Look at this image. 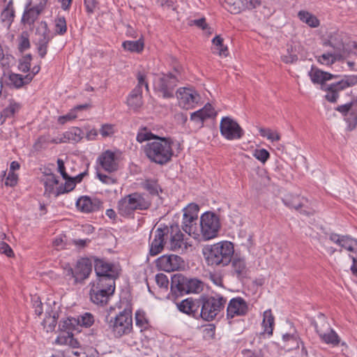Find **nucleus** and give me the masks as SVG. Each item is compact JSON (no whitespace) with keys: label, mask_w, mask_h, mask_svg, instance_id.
Masks as SVG:
<instances>
[{"label":"nucleus","mask_w":357,"mask_h":357,"mask_svg":"<svg viewBox=\"0 0 357 357\" xmlns=\"http://www.w3.org/2000/svg\"><path fill=\"white\" fill-rule=\"evenodd\" d=\"M172 144L173 141L169 137H156L155 141L146 143L143 151L151 162L165 165L172 160L174 155Z\"/></svg>","instance_id":"obj_1"},{"label":"nucleus","mask_w":357,"mask_h":357,"mask_svg":"<svg viewBox=\"0 0 357 357\" xmlns=\"http://www.w3.org/2000/svg\"><path fill=\"white\" fill-rule=\"evenodd\" d=\"M234 252L233 243L229 241H223L206 248L204 254L208 265L225 266L231 262Z\"/></svg>","instance_id":"obj_2"},{"label":"nucleus","mask_w":357,"mask_h":357,"mask_svg":"<svg viewBox=\"0 0 357 357\" xmlns=\"http://www.w3.org/2000/svg\"><path fill=\"white\" fill-rule=\"evenodd\" d=\"M227 302V298L218 294L214 296H201L200 318L206 321L215 319L224 311Z\"/></svg>","instance_id":"obj_3"},{"label":"nucleus","mask_w":357,"mask_h":357,"mask_svg":"<svg viewBox=\"0 0 357 357\" xmlns=\"http://www.w3.org/2000/svg\"><path fill=\"white\" fill-rule=\"evenodd\" d=\"M151 205L142 194L135 192L121 199L117 204L119 213L122 216H128L136 210H146Z\"/></svg>","instance_id":"obj_4"},{"label":"nucleus","mask_w":357,"mask_h":357,"mask_svg":"<svg viewBox=\"0 0 357 357\" xmlns=\"http://www.w3.org/2000/svg\"><path fill=\"white\" fill-rule=\"evenodd\" d=\"M202 282L195 278H190L183 274L176 273L172 277L171 291L173 294L182 296L190 293H197L202 290Z\"/></svg>","instance_id":"obj_5"},{"label":"nucleus","mask_w":357,"mask_h":357,"mask_svg":"<svg viewBox=\"0 0 357 357\" xmlns=\"http://www.w3.org/2000/svg\"><path fill=\"white\" fill-rule=\"evenodd\" d=\"M115 291V282L109 278L107 282L96 280L91 285L89 295L92 303L97 305H107Z\"/></svg>","instance_id":"obj_6"},{"label":"nucleus","mask_w":357,"mask_h":357,"mask_svg":"<svg viewBox=\"0 0 357 357\" xmlns=\"http://www.w3.org/2000/svg\"><path fill=\"white\" fill-rule=\"evenodd\" d=\"M199 236L204 241H208L218 236L221 227L219 216L213 212L203 213L199 220Z\"/></svg>","instance_id":"obj_7"},{"label":"nucleus","mask_w":357,"mask_h":357,"mask_svg":"<svg viewBox=\"0 0 357 357\" xmlns=\"http://www.w3.org/2000/svg\"><path fill=\"white\" fill-rule=\"evenodd\" d=\"M179 81L178 75L172 73H161L154 81V90L164 98L174 97V91Z\"/></svg>","instance_id":"obj_8"},{"label":"nucleus","mask_w":357,"mask_h":357,"mask_svg":"<svg viewBox=\"0 0 357 357\" xmlns=\"http://www.w3.org/2000/svg\"><path fill=\"white\" fill-rule=\"evenodd\" d=\"M109 327L116 337L129 334L132 330V318L130 311L123 310L109 321Z\"/></svg>","instance_id":"obj_9"},{"label":"nucleus","mask_w":357,"mask_h":357,"mask_svg":"<svg viewBox=\"0 0 357 357\" xmlns=\"http://www.w3.org/2000/svg\"><path fill=\"white\" fill-rule=\"evenodd\" d=\"M199 206L196 204H190L185 209L183 218V230L190 236L194 235L195 238L199 236L197 229V221L198 220Z\"/></svg>","instance_id":"obj_10"},{"label":"nucleus","mask_w":357,"mask_h":357,"mask_svg":"<svg viewBox=\"0 0 357 357\" xmlns=\"http://www.w3.org/2000/svg\"><path fill=\"white\" fill-rule=\"evenodd\" d=\"M94 261V269L97 275V280H102L107 282L109 278L115 282L119 277V273L114 265L112 263L105 261L104 259L93 257Z\"/></svg>","instance_id":"obj_11"},{"label":"nucleus","mask_w":357,"mask_h":357,"mask_svg":"<svg viewBox=\"0 0 357 357\" xmlns=\"http://www.w3.org/2000/svg\"><path fill=\"white\" fill-rule=\"evenodd\" d=\"M220 130L221 135L228 140L238 139L244 135V131L239 124L229 116L222 119Z\"/></svg>","instance_id":"obj_12"},{"label":"nucleus","mask_w":357,"mask_h":357,"mask_svg":"<svg viewBox=\"0 0 357 357\" xmlns=\"http://www.w3.org/2000/svg\"><path fill=\"white\" fill-rule=\"evenodd\" d=\"M37 38V49L40 58H44L47 52V45L53 36L48 29L47 24L42 21L36 30Z\"/></svg>","instance_id":"obj_13"},{"label":"nucleus","mask_w":357,"mask_h":357,"mask_svg":"<svg viewBox=\"0 0 357 357\" xmlns=\"http://www.w3.org/2000/svg\"><path fill=\"white\" fill-rule=\"evenodd\" d=\"M169 231L167 227L158 228L154 231L153 238L150 236L149 253L151 256H156L162 252L166 243L165 237L167 238Z\"/></svg>","instance_id":"obj_14"},{"label":"nucleus","mask_w":357,"mask_h":357,"mask_svg":"<svg viewBox=\"0 0 357 357\" xmlns=\"http://www.w3.org/2000/svg\"><path fill=\"white\" fill-rule=\"evenodd\" d=\"M179 106L183 109H189L195 107L199 101L200 96L197 92L191 88L183 87L176 91Z\"/></svg>","instance_id":"obj_15"},{"label":"nucleus","mask_w":357,"mask_h":357,"mask_svg":"<svg viewBox=\"0 0 357 357\" xmlns=\"http://www.w3.org/2000/svg\"><path fill=\"white\" fill-rule=\"evenodd\" d=\"M182 258L176 255H164L155 260V266L165 272H172L178 270L183 266Z\"/></svg>","instance_id":"obj_16"},{"label":"nucleus","mask_w":357,"mask_h":357,"mask_svg":"<svg viewBox=\"0 0 357 357\" xmlns=\"http://www.w3.org/2000/svg\"><path fill=\"white\" fill-rule=\"evenodd\" d=\"M282 202L287 206L294 208L303 215L310 216L314 214V210L306 208L307 199L303 197L288 194L282 199Z\"/></svg>","instance_id":"obj_17"},{"label":"nucleus","mask_w":357,"mask_h":357,"mask_svg":"<svg viewBox=\"0 0 357 357\" xmlns=\"http://www.w3.org/2000/svg\"><path fill=\"white\" fill-rule=\"evenodd\" d=\"M248 312V305L241 297L231 298L227 307V319H233L235 317L245 315Z\"/></svg>","instance_id":"obj_18"},{"label":"nucleus","mask_w":357,"mask_h":357,"mask_svg":"<svg viewBox=\"0 0 357 357\" xmlns=\"http://www.w3.org/2000/svg\"><path fill=\"white\" fill-rule=\"evenodd\" d=\"M179 311L195 319L200 318V298L199 299L186 298L177 303Z\"/></svg>","instance_id":"obj_19"},{"label":"nucleus","mask_w":357,"mask_h":357,"mask_svg":"<svg viewBox=\"0 0 357 357\" xmlns=\"http://www.w3.org/2000/svg\"><path fill=\"white\" fill-rule=\"evenodd\" d=\"M98 161L102 168L109 173L114 172L119 169V160L115 153L107 150L98 158Z\"/></svg>","instance_id":"obj_20"},{"label":"nucleus","mask_w":357,"mask_h":357,"mask_svg":"<svg viewBox=\"0 0 357 357\" xmlns=\"http://www.w3.org/2000/svg\"><path fill=\"white\" fill-rule=\"evenodd\" d=\"M92 271V262L89 258H82L75 266V282H82L89 278Z\"/></svg>","instance_id":"obj_21"},{"label":"nucleus","mask_w":357,"mask_h":357,"mask_svg":"<svg viewBox=\"0 0 357 357\" xmlns=\"http://www.w3.org/2000/svg\"><path fill=\"white\" fill-rule=\"evenodd\" d=\"M171 237L169 242V250L173 251L182 252L187 249L185 243L183 241V234L180 231L178 226H171Z\"/></svg>","instance_id":"obj_22"},{"label":"nucleus","mask_w":357,"mask_h":357,"mask_svg":"<svg viewBox=\"0 0 357 357\" xmlns=\"http://www.w3.org/2000/svg\"><path fill=\"white\" fill-rule=\"evenodd\" d=\"M83 131L77 128L73 127L69 130L65 132L63 134V137H56L52 139V142L55 144L58 143H77L83 138Z\"/></svg>","instance_id":"obj_23"},{"label":"nucleus","mask_w":357,"mask_h":357,"mask_svg":"<svg viewBox=\"0 0 357 357\" xmlns=\"http://www.w3.org/2000/svg\"><path fill=\"white\" fill-rule=\"evenodd\" d=\"M215 112L212 105L207 103L202 109H200L190 115L191 121L202 127L206 119L215 116Z\"/></svg>","instance_id":"obj_24"},{"label":"nucleus","mask_w":357,"mask_h":357,"mask_svg":"<svg viewBox=\"0 0 357 357\" xmlns=\"http://www.w3.org/2000/svg\"><path fill=\"white\" fill-rule=\"evenodd\" d=\"M102 203L98 199H91L88 197H82L76 202V206L79 210L84 213H91L98 211Z\"/></svg>","instance_id":"obj_25"},{"label":"nucleus","mask_w":357,"mask_h":357,"mask_svg":"<svg viewBox=\"0 0 357 357\" xmlns=\"http://www.w3.org/2000/svg\"><path fill=\"white\" fill-rule=\"evenodd\" d=\"M232 272L238 279L245 278L248 273L245 261L243 258L235 257L231 261Z\"/></svg>","instance_id":"obj_26"},{"label":"nucleus","mask_w":357,"mask_h":357,"mask_svg":"<svg viewBox=\"0 0 357 357\" xmlns=\"http://www.w3.org/2000/svg\"><path fill=\"white\" fill-rule=\"evenodd\" d=\"M324 46H330L333 48V52L340 54L341 50L344 47L343 42L340 35L337 33H331L328 39L323 43Z\"/></svg>","instance_id":"obj_27"},{"label":"nucleus","mask_w":357,"mask_h":357,"mask_svg":"<svg viewBox=\"0 0 357 357\" xmlns=\"http://www.w3.org/2000/svg\"><path fill=\"white\" fill-rule=\"evenodd\" d=\"M29 5H27L24 11L22 22L27 24L29 25L33 24L35 21L38 19L40 14L43 12L36 6L29 8Z\"/></svg>","instance_id":"obj_28"},{"label":"nucleus","mask_w":357,"mask_h":357,"mask_svg":"<svg viewBox=\"0 0 357 357\" xmlns=\"http://www.w3.org/2000/svg\"><path fill=\"white\" fill-rule=\"evenodd\" d=\"M15 17V10L13 7V0H10L6 7L3 10L1 14V22L9 28L13 23Z\"/></svg>","instance_id":"obj_29"},{"label":"nucleus","mask_w":357,"mask_h":357,"mask_svg":"<svg viewBox=\"0 0 357 357\" xmlns=\"http://www.w3.org/2000/svg\"><path fill=\"white\" fill-rule=\"evenodd\" d=\"M33 79L31 74L23 76L20 74L11 73L9 75L10 84L16 88H20L24 84H29Z\"/></svg>","instance_id":"obj_30"},{"label":"nucleus","mask_w":357,"mask_h":357,"mask_svg":"<svg viewBox=\"0 0 357 357\" xmlns=\"http://www.w3.org/2000/svg\"><path fill=\"white\" fill-rule=\"evenodd\" d=\"M298 17L301 22L307 24L310 27L317 28L320 24L318 18L315 15H312V13L307 11H299L298 13Z\"/></svg>","instance_id":"obj_31"},{"label":"nucleus","mask_w":357,"mask_h":357,"mask_svg":"<svg viewBox=\"0 0 357 357\" xmlns=\"http://www.w3.org/2000/svg\"><path fill=\"white\" fill-rule=\"evenodd\" d=\"M317 319L318 322H314V326L319 336L332 329L324 314L319 313Z\"/></svg>","instance_id":"obj_32"},{"label":"nucleus","mask_w":357,"mask_h":357,"mask_svg":"<svg viewBox=\"0 0 357 357\" xmlns=\"http://www.w3.org/2000/svg\"><path fill=\"white\" fill-rule=\"evenodd\" d=\"M122 46L125 50L129 52L139 53L143 50L144 44L142 37H140L138 40L135 41H124Z\"/></svg>","instance_id":"obj_33"},{"label":"nucleus","mask_w":357,"mask_h":357,"mask_svg":"<svg viewBox=\"0 0 357 357\" xmlns=\"http://www.w3.org/2000/svg\"><path fill=\"white\" fill-rule=\"evenodd\" d=\"M59 183V180L55 174H49L47 175L45 181L44 182L45 185V194H47L49 196L52 194L55 195L56 190H54V185Z\"/></svg>","instance_id":"obj_34"},{"label":"nucleus","mask_w":357,"mask_h":357,"mask_svg":"<svg viewBox=\"0 0 357 357\" xmlns=\"http://www.w3.org/2000/svg\"><path fill=\"white\" fill-rule=\"evenodd\" d=\"M244 0H225V8L231 13H238L244 10Z\"/></svg>","instance_id":"obj_35"},{"label":"nucleus","mask_w":357,"mask_h":357,"mask_svg":"<svg viewBox=\"0 0 357 357\" xmlns=\"http://www.w3.org/2000/svg\"><path fill=\"white\" fill-rule=\"evenodd\" d=\"M273 325L274 317L271 313V310H266L264 312V319L262 321V326L264 328V333H266L268 335H272Z\"/></svg>","instance_id":"obj_36"},{"label":"nucleus","mask_w":357,"mask_h":357,"mask_svg":"<svg viewBox=\"0 0 357 357\" xmlns=\"http://www.w3.org/2000/svg\"><path fill=\"white\" fill-rule=\"evenodd\" d=\"M319 337L324 342L328 344H332L333 346L338 345L340 342V339L338 335L333 328L329 331L319 335Z\"/></svg>","instance_id":"obj_37"},{"label":"nucleus","mask_w":357,"mask_h":357,"mask_svg":"<svg viewBox=\"0 0 357 357\" xmlns=\"http://www.w3.org/2000/svg\"><path fill=\"white\" fill-rule=\"evenodd\" d=\"M340 57L341 54L331 51L319 56L318 58V61L321 64L330 66L334 63Z\"/></svg>","instance_id":"obj_38"},{"label":"nucleus","mask_w":357,"mask_h":357,"mask_svg":"<svg viewBox=\"0 0 357 357\" xmlns=\"http://www.w3.org/2000/svg\"><path fill=\"white\" fill-rule=\"evenodd\" d=\"M323 90L328 92L325 96L326 99L330 102H335L338 98V92L342 89H340V86H336V83H334L326 88L324 87Z\"/></svg>","instance_id":"obj_39"},{"label":"nucleus","mask_w":357,"mask_h":357,"mask_svg":"<svg viewBox=\"0 0 357 357\" xmlns=\"http://www.w3.org/2000/svg\"><path fill=\"white\" fill-rule=\"evenodd\" d=\"M156 137L159 136L153 134L149 129L146 127L142 128L139 130L137 135V141L139 143H142L146 141H150L151 139L156 140Z\"/></svg>","instance_id":"obj_40"},{"label":"nucleus","mask_w":357,"mask_h":357,"mask_svg":"<svg viewBox=\"0 0 357 357\" xmlns=\"http://www.w3.org/2000/svg\"><path fill=\"white\" fill-rule=\"evenodd\" d=\"M309 76L314 84H321V89H324V71L312 66L311 70L309 72Z\"/></svg>","instance_id":"obj_41"},{"label":"nucleus","mask_w":357,"mask_h":357,"mask_svg":"<svg viewBox=\"0 0 357 357\" xmlns=\"http://www.w3.org/2000/svg\"><path fill=\"white\" fill-rule=\"evenodd\" d=\"M143 187L153 196H157L159 195V192H162V189L155 180H146Z\"/></svg>","instance_id":"obj_42"},{"label":"nucleus","mask_w":357,"mask_h":357,"mask_svg":"<svg viewBox=\"0 0 357 357\" xmlns=\"http://www.w3.org/2000/svg\"><path fill=\"white\" fill-rule=\"evenodd\" d=\"M59 318V313L57 311H53L52 310H46L45 317L43 320L45 324L49 325L50 329H54L56 325L57 319Z\"/></svg>","instance_id":"obj_43"},{"label":"nucleus","mask_w":357,"mask_h":357,"mask_svg":"<svg viewBox=\"0 0 357 357\" xmlns=\"http://www.w3.org/2000/svg\"><path fill=\"white\" fill-rule=\"evenodd\" d=\"M213 44L215 46L218 54L222 56H227L229 54V50L227 46L223 45V39L220 36H216L212 40Z\"/></svg>","instance_id":"obj_44"},{"label":"nucleus","mask_w":357,"mask_h":357,"mask_svg":"<svg viewBox=\"0 0 357 357\" xmlns=\"http://www.w3.org/2000/svg\"><path fill=\"white\" fill-rule=\"evenodd\" d=\"M65 180H66L65 184L63 185H61L56 188V192H55V197H58L59 195H60L61 194L68 192L75 188V181L72 180V177L69 176V178H68L67 179H65Z\"/></svg>","instance_id":"obj_45"},{"label":"nucleus","mask_w":357,"mask_h":357,"mask_svg":"<svg viewBox=\"0 0 357 357\" xmlns=\"http://www.w3.org/2000/svg\"><path fill=\"white\" fill-rule=\"evenodd\" d=\"M259 133L261 136L266 137L271 142H278L280 139V135L278 132L273 131L269 128H259Z\"/></svg>","instance_id":"obj_46"},{"label":"nucleus","mask_w":357,"mask_h":357,"mask_svg":"<svg viewBox=\"0 0 357 357\" xmlns=\"http://www.w3.org/2000/svg\"><path fill=\"white\" fill-rule=\"evenodd\" d=\"M76 321H77L80 326L87 328L92 326L94 322V317L91 313L86 312L79 316Z\"/></svg>","instance_id":"obj_47"},{"label":"nucleus","mask_w":357,"mask_h":357,"mask_svg":"<svg viewBox=\"0 0 357 357\" xmlns=\"http://www.w3.org/2000/svg\"><path fill=\"white\" fill-rule=\"evenodd\" d=\"M67 31V24L64 17H58L55 19V33L63 35Z\"/></svg>","instance_id":"obj_48"},{"label":"nucleus","mask_w":357,"mask_h":357,"mask_svg":"<svg viewBox=\"0 0 357 357\" xmlns=\"http://www.w3.org/2000/svg\"><path fill=\"white\" fill-rule=\"evenodd\" d=\"M357 84V75L347 76L346 79H342L336 82V86H340V89L354 86Z\"/></svg>","instance_id":"obj_49"},{"label":"nucleus","mask_w":357,"mask_h":357,"mask_svg":"<svg viewBox=\"0 0 357 357\" xmlns=\"http://www.w3.org/2000/svg\"><path fill=\"white\" fill-rule=\"evenodd\" d=\"M30 47V42L29 39V33L27 31H23L20 37V43L18 49L22 52Z\"/></svg>","instance_id":"obj_50"},{"label":"nucleus","mask_w":357,"mask_h":357,"mask_svg":"<svg viewBox=\"0 0 357 357\" xmlns=\"http://www.w3.org/2000/svg\"><path fill=\"white\" fill-rule=\"evenodd\" d=\"M354 238H351L349 236H342L340 246L348 251L353 252L354 251Z\"/></svg>","instance_id":"obj_51"},{"label":"nucleus","mask_w":357,"mask_h":357,"mask_svg":"<svg viewBox=\"0 0 357 357\" xmlns=\"http://www.w3.org/2000/svg\"><path fill=\"white\" fill-rule=\"evenodd\" d=\"M253 156L264 164L270 158L269 152L265 149H255L253 151Z\"/></svg>","instance_id":"obj_52"},{"label":"nucleus","mask_w":357,"mask_h":357,"mask_svg":"<svg viewBox=\"0 0 357 357\" xmlns=\"http://www.w3.org/2000/svg\"><path fill=\"white\" fill-rule=\"evenodd\" d=\"M20 105L13 100H10L9 105L3 109V115L8 117L13 116L16 112L19 111Z\"/></svg>","instance_id":"obj_53"},{"label":"nucleus","mask_w":357,"mask_h":357,"mask_svg":"<svg viewBox=\"0 0 357 357\" xmlns=\"http://www.w3.org/2000/svg\"><path fill=\"white\" fill-rule=\"evenodd\" d=\"M31 59L32 56L30 54H27L24 56H23V58L20 62L19 69L25 73L28 72L31 68Z\"/></svg>","instance_id":"obj_54"},{"label":"nucleus","mask_w":357,"mask_h":357,"mask_svg":"<svg viewBox=\"0 0 357 357\" xmlns=\"http://www.w3.org/2000/svg\"><path fill=\"white\" fill-rule=\"evenodd\" d=\"M128 105L132 109L136 110L139 109L143 104L142 98L137 96H129L127 100Z\"/></svg>","instance_id":"obj_55"},{"label":"nucleus","mask_w":357,"mask_h":357,"mask_svg":"<svg viewBox=\"0 0 357 357\" xmlns=\"http://www.w3.org/2000/svg\"><path fill=\"white\" fill-rule=\"evenodd\" d=\"M155 282L160 288L164 289L165 290L167 289L169 285V280L167 275H165V274L158 273L155 275Z\"/></svg>","instance_id":"obj_56"},{"label":"nucleus","mask_w":357,"mask_h":357,"mask_svg":"<svg viewBox=\"0 0 357 357\" xmlns=\"http://www.w3.org/2000/svg\"><path fill=\"white\" fill-rule=\"evenodd\" d=\"M77 118V114L75 111L71 110L69 113L66 115L61 116L58 119V122L61 124H64L67 121H72Z\"/></svg>","instance_id":"obj_57"},{"label":"nucleus","mask_w":357,"mask_h":357,"mask_svg":"<svg viewBox=\"0 0 357 357\" xmlns=\"http://www.w3.org/2000/svg\"><path fill=\"white\" fill-rule=\"evenodd\" d=\"M100 133L104 137L111 136L114 133V128L111 124H104L102 126Z\"/></svg>","instance_id":"obj_58"},{"label":"nucleus","mask_w":357,"mask_h":357,"mask_svg":"<svg viewBox=\"0 0 357 357\" xmlns=\"http://www.w3.org/2000/svg\"><path fill=\"white\" fill-rule=\"evenodd\" d=\"M18 176L14 172H9L6 180L5 181V185L7 186L13 187L17 183Z\"/></svg>","instance_id":"obj_59"},{"label":"nucleus","mask_w":357,"mask_h":357,"mask_svg":"<svg viewBox=\"0 0 357 357\" xmlns=\"http://www.w3.org/2000/svg\"><path fill=\"white\" fill-rule=\"evenodd\" d=\"M0 252L9 257L14 255L13 251L9 245L3 241H0Z\"/></svg>","instance_id":"obj_60"},{"label":"nucleus","mask_w":357,"mask_h":357,"mask_svg":"<svg viewBox=\"0 0 357 357\" xmlns=\"http://www.w3.org/2000/svg\"><path fill=\"white\" fill-rule=\"evenodd\" d=\"M244 357H265L261 350L252 351L250 349H245L243 351Z\"/></svg>","instance_id":"obj_61"},{"label":"nucleus","mask_w":357,"mask_h":357,"mask_svg":"<svg viewBox=\"0 0 357 357\" xmlns=\"http://www.w3.org/2000/svg\"><path fill=\"white\" fill-rule=\"evenodd\" d=\"M98 4V0H84L86 12L89 14L94 12L95 8Z\"/></svg>","instance_id":"obj_62"},{"label":"nucleus","mask_w":357,"mask_h":357,"mask_svg":"<svg viewBox=\"0 0 357 357\" xmlns=\"http://www.w3.org/2000/svg\"><path fill=\"white\" fill-rule=\"evenodd\" d=\"M33 307L34 308V312H35L36 314H37L38 316H40L42 314L43 303L39 300L38 297H36L33 300Z\"/></svg>","instance_id":"obj_63"},{"label":"nucleus","mask_w":357,"mask_h":357,"mask_svg":"<svg viewBox=\"0 0 357 357\" xmlns=\"http://www.w3.org/2000/svg\"><path fill=\"white\" fill-rule=\"evenodd\" d=\"M244 10L254 9L261 5V1L259 0H244Z\"/></svg>","instance_id":"obj_64"}]
</instances>
